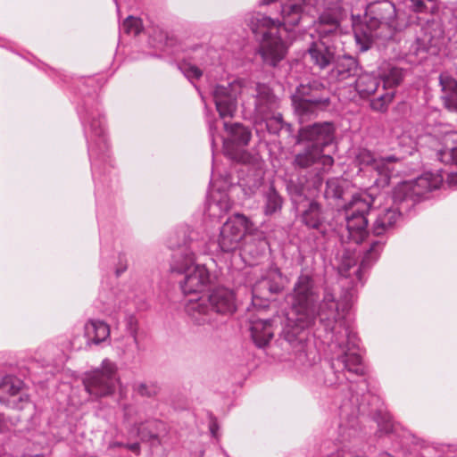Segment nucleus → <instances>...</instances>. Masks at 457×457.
Wrapping results in <instances>:
<instances>
[{
  "label": "nucleus",
  "mask_w": 457,
  "mask_h": 457,
  "mask_svg": "<svg viewBox=\"0 0 457 457\" xmlns=\"http://www.w3.org/2000/svg\"><path fill=\"white\" fill-rule=\"evenodd\" d=\"M319 290L312 277L309 274H301L290 295V309L287 315V323L283 330L285 340L297 351L303 349L304 330L311 327L317 316L321 322L330 327L335 323L338 327L333 341L341 350L337 361L349 372L362 375L364 369L361 365V356L353 351L354 336L351 335L343 322L345 310L339 309L332 294L327 292L319 308Z\"/></svg>",
  "instance_id": "1"
},
{
  "label": "nucleus",
  "mask_w": 457,
  "mask_h": 457,
  "mask_svg": "<svg viewBox=\"0 0 457 457\" xmlns=\"http://www.w3.org/2000/svg\"><path fill=\"white\" fill-rule=\"evenodd\" d=\"M307 0H285L281 6V21L273 20L262 13H253L248 26L259 41V52L263 61L276 65L286 54V44L281 31L298 25L305 13Z\"/></svg>",
  "instance_id": "2"
},
{
  "label": "nucleus",
  "mask_w": 457,
  "mask_h": 457,
  "mask_svg": "<svg viewBox=\"0 0 457 457\" xmlns=\"http://www.w3.org/2000/svg\"><path fill=\"white\" fill-rule=\"evenodd\" d=\"M314 445L319 457H371L373 440L364 430H327Z\"/></svg>",
  "instance_id": "3"
},
{
  "label": "nucleus",
  "mask_w": 457,
  "mask_h": 457,
  "mask_svg": "<svg viewBox=\"0 0 457 457\" xmlns=\"http://www.w3.org/2000/svg\"><path fill=\"white\" fill-rule=\"evenodd\" d=\"M374 199L367 193L356 194L345 205V219L348 238L359 244L368 235V220L366 214L370 209Z\"/></svg>",
  "instance_id": "4"
},
{
  "label": "nucleus",
  "mask_w": 457,
  "mask_h": 457,
  "mask_svg": "<svg viewBox=\"0 0 457 457\" xmlns=\"http://www.w3.org/2000/svg\"><path fill=\"white\" fill-rule=\"evenodd\" d=\"M118 380L116 363L104 359L99 368L85 373L83 384L90 395L98 398L112 395Z\"/></svg>",
  "instance_id": "5"
},
{
  "label": "nucleus",
  "mask_w": 457,
  "mask_h": 457,
  "mask_svg": "<svg viewBox=\"0 0 457 457\" xmlns=\"http://www.w3.org/2000/svg\"><path fill=\"white\" fill-rule=\"evenodd\" d=\"M173 270L183 273L180 287L184 295L198 294L204 290L210 283V273L204 265L195 264L191 254L176 261Z\"/></svg>",
  "instance_id": "6"
},
{
  "label": "nucleus",
  "mask_w": 457,
  "mask_h": 457,
  "mask_svg": "<svg viewBox=\"0 0 457 457\" xmlns=\"http://www.w3.org/2000/svg\"><path fill=\"white\" fill-rule=\"evenodd\" d=\"M228 138L224 140V154L231 160L241 163H255L257 158L240 146L247 145L251 140V131L240 123L224 122Z\"/></svg>",
  "instance_id": "7"
},
{
  "label": "nucleus",
  "mask_w": 457,
  "mask_h": 457,
  "mask_svg": "<svg viewBox=\"0 0 457 457\" xmlns=\"http://www.w3.org/2000/svg\"><path fill=\"white\" fill-rule=\"evenodd\" d=\"M321 88H323V86L316 81L307 85L302 84L296 88L292 96V101L302 121L305 117L315 113L318 110L328 106L329 98L319 95Z\"/></svg>",
  "instance_id": "8"
},
{
  "label": "nucleus",
  "mask_w": 457,
  "mask_h": 457,
  "mask_svg": "<svg viewBox=\"0 0 457 457\" xmlns=\"http://www.w3.org/2000/svg\"><path fill=\"white\" fill-rule=\"evenodd\" d=\"M252 223L243 214H234L222 225L218 239L223 252H233L239 248L245 234L251 230Z\"/></svg>",
  "instance_id": "9"
},
{
  "label": "nucleus",
  "mask_w": 457,
  "mask_h": 457,
  "mask_svg": "<svg viewBox=\"0 0 457 457\" xmlns=\"http://www.w3.org/2000/svg\"><path fill=\"white\" fill-rule=\"evenodd\" d=\"M441 179L433 178L432 174H425L415 180L404 181L398 184L393 193L395 202L406 200L417 201L425 193L438 187Z\"/></svg>",
  "instance_id": "10"
},
{
  "label": "nucleus",
  "mask_w": 457,
  "mask_h": 457,
  "mask_svg": "<svg viewBox=\"0 0 457 457\" xmlns=\"http://www.w3.org/2000/svg\"><path fill=\"white\" fill-rule=\"evenodd\" d=\"M335 137V127L333 123L317 122L312 125L302 127L297 135L296 143L309 142L312 145H317L322 150L332 143Z\"/></svg>",
  "instance_id": "11"
},
{
  "label": "nucleus",
  "mask_w": 457,
  "mask_h": 457,
  "mask_svg": "<svg viewBox=\"0 0 457 457\" xmlns=\"http://www.w3.org/2000/svg\"><path fill=\"white\" fill-rule=\"evenodd\" d=\"M238 83H231L228 87L217 86L213 91L216 109L221 119L232 118L237 111V89Z\"/></svg>",
  "instance_id": "12"
},
{
  "label": "nucleus",
  "mask_w": 457,
  "mask_h": 457,
  "mask_svg": "<svg viewBox=\"0 0 457 457\" xmlns=\"http://www.w3.org/2000/svg\"><path fill=\"white\" fill-rule=\"evenodd\" d=\"M137 432V439L131 443H118L119 445L125 447L135 455L138 456L141 449H144L147 453L153 455L157 453L162 446V440L160 435L154 433L153 430H135Z\"/></svg>",
  "instance_id": "13"
},
{
  "label": "nucleus",
  "mask_w": 457,
  "mask_h": 457,
  "mask_svg": "<svg viewBox=\"0 0 457 457\" xmlns=\"http://www.w3.org/2000/svg\"><path fill=\"white\" fill-rule=\"evenodd\" d=\"M337 40L320 37L308 48V54L314 65L320 69L328 67L335 58Z\"/></svg>",
  "instance_id": "14"
},
{
  "label": "nucleus",
  "mask_w": 457,
  "mask_h": 457,
  "mask_svg": "<svg viewBox=\"0 0 457 457\" xmlns=\"http://www.w3.org/2000/svg\"><path fill=\"white\" fill-rule=\"evenodd\" d=\"M436 155L445 164H457V132H449L443 137ZM447 180L449 184H457V172L449 174Z\"/></svg>",
  "instance_id": "15"
},
{
  "label": "nucleus",
  "mask_w": 457,
  "mask_h": 457,
  "mask_svg": "<svg viewBox=\"0 0 457 457\" xmlns=\"http://www.w3.org/2000/svg\"><path fill=\"white\" fill-rule=\"evenodd\" d=\"M278 108V100L264 85H258L255 97V115L260 120L276 112Z\"/></svg>",
  "instance_id": "16"
},
{
  "label": "nucleus",
  "mask_w": 457,
  "mask_h": 457,
  "mask_svg": "<svg viewBox=\"0 0 457 457\" xmlns=\"http://www.w3.org/2000/svg\"><path fill=\"white\" fill-rule=\"evenodd\" d=\"M397 161L398 159L394 155L385 158H376L374 154L367 149L359 150L356 155V162L360 166H370L379 175L385 176L386 179H388L392 172L390 164Z\"/></svg>",
  "instance_id": "17"
},
{
  "label": "nucleus",
  "mask_w": 457,
  "mask_h": 457,
  "mask_svg": "<svg viewBox=\"0 0 457 457\" xmlns=\"http://www.w3.org/2000/svg\"><path fill=\"white\" fill-rule=\"evenodd\" d=\"M187 313L197 324L209 323L213 319L209 295L188 299L185 304Z\"/></svg>",
  "instance_id": "18"
},
{
  "label": "nucleus",
  "mask_w": 457,
  "mask_h": 457,
  "mask_svg": "<svg viewBox=\"0 0 457 457\" xmlns=\"http://www.w3.org/2000/svg\"><path fill=\"white\" fill-rule=\"evenodd\" d=\"M210 304L214 313H232L236 311L234 293L225 287H218L209 295Z\"/></svg>",
  "instance_id": "19"
},
{
  "label": "nucleus",
  "mask_w": 457,
  "mask_h": 457,
  "mask_svg": "<svg viewBox=\"0 0 457 457\" xmlns=\"http://www.w3.org/2000/svg\"><path fill=\"white\" fill-rule=\"evenodd\" d=\"M22 382L14 378H5L0 383V402L12 408H19V403L24 400Z\"/></svg>",
  "instance_id": "20"
},
{
  "label": "nucleus",
  "mask_w": 457,
  "mask_h": 457,
  "mask_svg": "<svg viewBox=\"0 0 457 457\" xmlns=\"http://www.w3.org/2000/svg\"><path fill=\"white\" fill-rule=\"evenodd\" d=\"M339 12L340 10L337 9V13L331 14L328 12H325L320 15L317 29L320 37L337 40L342 37V32L339 29Z\"/></svg>",
  "instance_id": "21"
},
{
  "label": "nucleus",
  "mask_w": 457,
  "mask_h": 457,
  "mask_svg": "<svg viewBox=\"0 0 457 457\" xmlns=\"http://www.w3.org/2000/svg\"><path fill=\"white\" fill-rule=\"evenodd\" d=\"M400 217V212L393 208H386L379 212L373 224L372 232L376 236H380L394 228Z\"/></svg>",
  "instance_id": "22"
},
{
  "label": "nucleus",
  "mask_w": 457,
  "mask_h": 457,
  "mask_svg": "<svg viewBox=\"0 0 457 457\" xmlns=\"http://www.w3.org/2000/svg\"><path fill=\"white\" fill-rule=\"evenodd\" d=\"M273 329L270 320H256L251 325V336L258 347H264L273 337Z\"/></svg>",
  "instance_id": "23"
},
{
  "label": "nucleus",
  "mask_w": 457,
  "mask_h": 457,
  "mask_svg": "<svg viewBox=\"0 0 457 457\" xmlns=\"http://www.w3.org/2000/svg\"><path fill=\"white\" fill-rule=\"evenodd\" d=\"M85 336L88 342L97 345L109 337L110 328L104 321L91 320L85 325Z\"/></svg>",
  "instance_id": "24"
},
{
  "label": "nucleus",
  "mask_w": 457,
  "mask_h": 457,
  "mask_svg": "<svg viewBox=\"0 0 457 457\" xmlns=\"http://www.w3.org/2000/svg\"><path fill=\"white\" fill-rule=\"evenodd\" d=\"M357 71V62L350 56L338 58L336 66L331 71V76L337 80H345L353 76Z\"/></svg>",
  "instance_id": "25"
},
{
  "label": "nucleus",
  "mask_w": 457,
  "mask_h": 457,
  "mask_svg": "<svg viewBox=\"0 0 457 457\" xmlns=\"http://www.w3.org/2000/svg\"><path fill=\"white\" fill-rule=\"evenodd\" d=\"M322 152L320 147L311 145L295 156L293 165L301 169L309 168L318 162L320 154Z\"/></svg>",
  "instance_id": "26"
},
{
  "label": "nucleus",
  "mask_w": 457,
  "mask_h": 457,
  "mask_svg": "<svg viewBox=\"0 0 457 457\" xmlns=\"http://www.w3.org/2000/svg\"><path fill=\"white\" fill-rule=\"evenodd\" d=\"M439 79L445 102L457 109V81L447 74H441Z\"/></svg>",
  "instance_id": "27"
},
{
  "label": "nucleus",
  "mask_w": 457,
  "mask_h": 457,
  "mask_svg": "<svg viewBox=\"0 0 457 457\" xmlns=\"http://www.w3.org/2000/svg\"><path fill=\"white\" fill-rule=\"evenodd\" d=\"M384 247V243L380 240H374L370 242L369 247L362 253L360 269L357 270V275H360L361 270L368 268L374 263L379 257Z\"/></svg>",
  "instance_id": "28"
},
{
  "label": "nucleus",
  "mask_w": 457,
  "mask_h": 457,
  "mask_svg": "<svg viewBox=\"0 0 457 457\" xmlns=\"http://www.w3.org/2000/svg\"><path fill=\"white\" fill-rule=\"evenodd\" d=\"M378 84V79L371 74H362L357 79L355 87L361 97H368L377 91Z\"/></svg>",
  "instance_id": "29"
},
{
  "label": "nucleus",
  "mask_w": 457,
  "mask_h": 457,
  "mask_svg": "<svg viewBox=\"0 0 457 457\" xmlns=\"http://www.w3.org/2000/svg\"><path fill=\"white\" fill-rule=\"evenodd\" d=\"M22 430H0V453L16 450L20 445V434Z\"/></svg>",
  "instance_id": "30"
},
{
  "label": "nucleus",
  "mask_w": 457,
  "mask_h": 457,
  "mask_svg": "<svg viewBox=\"0 0 457 457\" xmlns=\"http://www.w3.org/2000/svg\"><path fill=\"white\" fill-rule=\"evenodd\" d=\"M323 217L320 205L312 202L303 213V221L310 228H317L322 222Z\"/></svg>",
  "instance_id": "31"
},
{
  "label": "nucleus",
  "mask_w": 457,
  "mask_h": 457,
  "mask_svg": "<svg viewBox=\"0 0 457 457\" xmlns=\"http://www.w3.org/2000/svg\"><path fill=\"white\" fill-rule=\"evenodd\" d=\"M263 276L269 284L270 292L273 295L280 293L287 284L286 278L278 269H270Z\"/></svg>",
  "instance_id": "32"
},
{
  "label": "nucleus",
  "mask_w": 457,
  "mask_h": 457,
  "mask_svg": "<svg viewBox=\"0 0 457 457\" xmlns=\"http://www.w3.org/2000/svg\"><path fill=\"white\" fill-rule=\"evenodd\" d=\"M281 207V197L273 187H270L265 195L264 213L266 215H271L279 211Z\"/></svg>",
  "instance_id": "33"
},
{
  "label": "nucleus",
  "mask_w": 457,
  "mask_h": 457,
  "mask_svg": "<svg viewBox=\"0 0 457 457\" xmlns=\"http://www.w3.org/2000/svg\"><path fill=\"white\" fill-rule=\"evenodd\" d=\"M252 294L254 304H257L256 301L258 299L269 300L270 295H273V293L270 292V287L264 276H262V278L255 282L252 289Z\"/></svg>",
  "instance_id": "34"
},
{
  "label": "nucleus",
  "mask_w": 457,
  "mask_h": 457,
  "mask_svg": "<svg viewBox=\"0 0 457 457\" xmlns=\"http://www.w3.org/2000/svg\"><path fill=\"white\" fill-rule=\"evenodd\" d=\"M230 207L231 204L228 195H220L217 202H213L209 204L208 210L211 215L217 216V218H220L225 213H227L229 211Z\"/></svg>",
  "instance_id": "35"
},
{
  "label": "nucleus",
  "mask_w": 457,
  "mask_h": 457,
  "mask_svg": "<svg viewBox=\"0 0 457 457\" xmlns=\"http://www.w3.org/2000/svg\"><path fill=\"white\" fill-rule=\"evenodd\" d=\"M384 88H391L400 84L403 79V71L399 68H391L389 71L383 75Z\"/></svg>",
  "instance_id": "36"
},
{
  "label": "nucleus",
  "mask_w": 457,
  "mask_h": 457,
  "mask_svg": "<svg viewBox=\"0 0 457 457\" xmlns=\"http://www.w3.org/2000/svg\"><path fill=\"white\" fill-rule=\"evenodd\" d=\"M122 29L125 33L137 36L141 32L143 29L142 21L138 18L129 16L123 21Z\"/></svg>",
  "instance_id": "37"
},
{
  "label": "nucleus",
  "mask_w": 457,
  "mask_h": 457,
  "mask_svg": "<svg viewBox=\"0 0 457 457\" xmlns=\"http://www.w3.org/2000/svg\"><path fill=\"white\" fill-rule=\"evenodd\" d=\"M356 264V257L354 253L345 250L340 256V263L338 269L341 273H346L353 266Z\"/></svg>",
  "instance_id": "38"
},
{
  "label": "nucleus",
  "mask_w": 457,
  "mask_h": 457,
  "mask_svg": "<svg viewBox=\"0 0 457 457\" xmlns=\"http://www.w3.org/2000/svg\"><path fill=\"white\" fill-rule=\"evenodd\" d=\"M265 120L267 129L272 134H278L283 128L282 115L278 112L270 115Z\"/></svg>",
  "instance_id": "39"
},
{
  "label": "nucleus",
  "mask_w": 457,
  "mask_h": 457,
  "mask_svg": "<svg viewBox=\"0 0 457 457\" xmlns=\"http://www.w3.org/2000/svg\"><path fill=\"white\" fill-rule=\"evenodd\" d=\"M343 189L337 179H329L327 181V187L324 195L327 198H340Z\"/></svg>",
  "instance_id": "40"
},
{
  "label": "nucleus",
  "mask_w": 457,
  "mask_h": 457,
  "mask_svg": "<svg viewBox=\"0 0 457 457\" xmlns=\"http://www.w3.org/2000/svg\"><path fill=\"white\" fill-rule=\"evenodd\" d=\"M135 390L139 395L144 397H153L159 393V387L154 384L140 383L136 386Z\"/></svg>",
  "instance_id": "41"
},
{
  "label": "nucleus",
  "mask_w": 457,
  "mask_h": 457,
  "mask_svg": "<svg viewBox=\"0 0 457 457\" xmlns=\"http://www.w3.org/2000/svg\"><path fill=\"white\" fill-rule=\"evenodd\" d=\"M381 10L386 12L381 15V19L387 23L393 22L396 17L395 5L390 2H384L382 3Z\"/></svg>",
  "instance_id": "42"
},
{
  "label": "nucleus",
  "mask_w": 457,
  "mask_h": 457,
  "mask_svg": "<svg viewBox=\"0 0 457 457\" xmlns=\"http://www.w3.org/2000/svg\"><path fill=\"white\" fill-rule=\"evenodd\" d=\"M394 93L389 92L380 96L376 101L372 103V107L378 111H383L386 106L393 100Z\"/></svg>",
  "instance_id": "43"
},
{
  "label": "nucleus",
  "mask_w": 457,
  "mask_h": 457,
  "mask_svg": "<svg viewBox=\"0 0 457 457\" xmlns=\"http://www.w3.org/2000/svg\"><path fill=\"white\" fill-rule=\"evenodd\" d=\"M182 72L188 79H199L202 76V71L194 65H184L182 68Z\"/></svg>",
  "instance_id": "44"
},
{
  "label": "nucleus",
  "mask_w": 457,
  "mask_h": 457,
  "mask_svg": "<svg viewBox=\"0 0 457 457\" xmlns=\"http://www.w3.org/2000/svg\"><path fill=\"white\" fill-rule=\"evenodd\" d=\"M399 430H376L375 436L378 439L382 440H395L400 436L401 435L398 434Z\"/></svg>",
  "instance_id": "45"
},
{
  "label": "nucleus",
  "mask_w": 457,
  "mask_h": 457,
  "mask_svg": "<svg viewBox=\"0 0 457 457\" xmlns=\"http://www.w3.org/2000/svg\"><path fill=\"white\" fill-rule=\"evenodd\" d=\"M317 163H320L324 168H329L333 165L334 159L330 155L320 153Z\"/></svg>",
  "instance_id": "46"
},
{
  "label": "nucleus",
  "mask_w": 457,
  "mask_h": 457,
  "mask_svg": "<svg viewBox=\"0 0 457 457\" xmlns=\"http://www.w3.org/2000/svg\"><path fill=\"white\" fill-rule=\"evenodd\" d=\"M355 40L357 44L360 46V49L361 51H366L370 47V39L366 37H361L358 34L355 35Z\"/></svg>",
  "instance_id": "47"
},
{
  "label": "nucleus",
  "mask_w": 457,
  "mask_h": 457,
  "mask_svg": "<svg viewBox=\"0 0 457 457\" xmlns=\"http://www.w3.org/2000/svg\"><path fill=\"white\" fill-rule=\"evenodd\" d=\"M412 8L417 12H422L426 9V4L423 0H411Z\"/></svg>",
  "instance_id": "48"
},
{
  "label": "nucleus",
  "mask_w": 457,
  "mask_h": 457,
  "mask_svg": "<svg viewBox=\"0 0 457 457\" xmlns=\"http://www.w3.org/2000/svg\"><path fill=\"white\" fill-rule=\"evenodd\" d=\"M10 426H16V424L0 416V428H7Z\"/></svg>",
  "instance_id": "49"
},
{
  "label": "nucleus",
  "mask_w": 457,
  "mask_h": 457,
  "mask_svg": "<svg viewBox=\"0 0 457 457\" xmlns=\"http://www.w3.org/2000/svg\"><path fill=\"white\" fill-rule=\"evenodd\" d=\"M210 435L212 438H219L220 436V430H209Z\"/></svg>",
  "instance_id": "50"
},
{
  "label": "nucleus",
  "mask_w": 457,
  "mask_h": 457,
  "mask_svg": "<svg viewBox=\"0 0 457 457\" xmlns=\"http://www.w3.org/2000/svg\"><path fill=\"white\" fill-rule=\"evenodd\" d=\"M407 446V443L404 441V439H401L399 444L397 445H394L395 448H403L404 449Z\"/></svg>",
  "instance_id": "51"
},
{
  "label": "nucleus",
  "mask_w": 457,
  "mask_h": 457,
  "mask_svg": "<svg viewBox=\"0 0 457 457\" xmlns=\"http://www.w3.org/2000/svg\"><path fill=\"white\" fill-rule=\"evenodd\" d=\"M23 457H45V454H43V453L25 454Z\"/></svg>",
  "instance_id": "52"
},
{
  "label": "nucleus",
  "mask_w": 457,
  "mask_h": 457,
  "mask_svg": "<svg viewBox=\"0 0 457 457\" xmlns=\"http://www.w3.org/2000/svg\"><path fill=\"white\" fill-rule=\"evenodd\" d=\"M402 431L408 434V436H411V434L410 433L411 430H409V429L402 430Z\"/></svg>",
  "instance_id": "53"
},
{
  "label": "nucleus",
  "mask_w": 457,
  "mask_h": 457,
  "mask_svg": "<svg viewBox=\"0 0 457 457\" xmlns=\"http://www.w3.org/2000/svg\"><path fill=\"white\" fill-rule=\"evenodd\" d=\"M343 0H331V2H335L336 4L341 3Z\"/></svg>",
  "instance_id": "54"
},
{
  "label": "nucleus",
  "mask_w": 457,
  "mask_h": 457,
  "mask_svg": "<svg viewBox=\"0 0 457 457\" xmlns=\"http://www.w3.org/2000/svg\"><path fill=\"white\" fill-rule=\"evenodd\" d=\"M204 451L200 452L199 453V455H200L199 457H202L204 455Z\"/></svg>",
  "instance_id": "55"
},
{
  "label": "nucleus",
  "mask_w": 457,
  "mask_h": 457,
  "mask_svg": "<svg viewBox=\"0 0 457 457\" xmlns=\"http://www.w3.org/2000/svg\"><path fill=\"white\" fill-rule=\"evenodd\" d=\"M337 329V327H331V330H336Z\"/></svg>",
  "instance_id": "56"
},
{
  "label": "nucleus",
  "mask_w": 457,
  "mask_h": 457,
  "mask_svg": "<svg viewBox=\"0 0 457 457\" xmlns=\"http://www.w3.org/2000/svg\"><path fill=\"white\" fill-rule=\"evenodd\" d=\"M385 457H391V455L389 453H386Z\"/></svg>",
  "instance_id": "57"
}]
</instances>
